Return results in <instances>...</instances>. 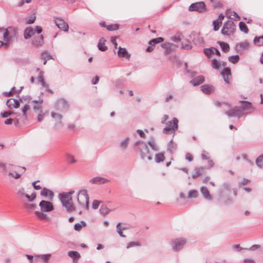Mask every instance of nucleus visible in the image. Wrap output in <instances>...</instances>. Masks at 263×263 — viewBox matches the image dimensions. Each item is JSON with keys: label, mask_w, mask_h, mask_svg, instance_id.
<instances>
[{"label": "nucleus", "mask_w": 263, "mask_h": 263, "mask_svg": "<svg viewBox=\"0 0 263 263\" xmlns=\"http://www.w3.org/2000/svg\"><path fill=\"white\" fill-rule=\"evenodd\" d=\"M39 206L41 211H35L34 212L35 216L41 220L48 221L49 218L45 213L50 212L53 210L54 207L52 203L49 201L43 200L40 202Z\"/></svg>", "instance_id": "nucleus-1"}, {"label": "nucleus", "mask_w": 263, "mask_h": 263, "mask_svg": "<svg viewBox=\"0 0 263 263\" xmlns=\"http://www.w3.org/2000/svg\"><path fill=\"white\" fill-rule=\"evenodd\" d=\"M236 30V25L232 21L225 22L221 30L224 36H231L234 35Z\"/></svg>", "instance_id": "nucleus-2"}, {"label": "nucleus", "mask_w": 263, "mask_h": 263, "mask_svg": "<svg viewBox=\"0 0 263 263\" xmlns=\"http://www.w3.org/2000/svg\"><path fill=\"white\" fill-rule=\"evenodd\" d=\"M59 197L63 206L66 208L68 212L74 210L71 196H69V194H60Z\"/></svg>", "instance_id": "nucleus-3"}, {"label": "nucleus", "mask_w": 263, "mask_h": 263, "mask_svg": "<svg viewBox=\"0 0 263 263\" xmlns=\"http://www.w3.org/2000/svg\"><path fill=\"white\" fill-rule=\"evenodd\" d=\"M78 202L81 208L88 209L89 197L86 190L80 191L78 195Z\"/></svg>", "instance_id": "nucleus-4"}, {"label": "nucleus", "mask_w": 263, "mask_h": 263, "mask_svg": "<svg viewBox=\"0 0 263 263\" xmlns=\"http://www.w3.org/2000/svg\"><path fill=\"white\" fill-rule=\"evenodd\" d=\"M136 144L138 146L141 158L143 159L147 158L148 160H151L152 157L149 155V149L146 143L141 141H138L136 142Z\"/></svg>", "instance_id": "nucleus-5"}, {"label": "nucleus", "mask_w": 263, "mask_h": 263, "mask_svg": "<svg viewBox=\"0 0 263 263\" xmlns=\"http://www.w3.org/2000/svg\"><path fill=\"white\" fill-rule=\"evenodd\" d=\"M178 119L174 118L172 121L169 122L167 126L163 129V133L165 134L174 133L175 131L178 128Z\"/></svg>", "instance_id": "nucleus-6"}, {"label": "nucleus", "mask_w": 263, "mask_h": 263, "mask_svg": "<svg viewBox=\"0 0 263 263\" xmlns=\"http://www.w3.org/2000/svg\"><path fill=\"white\" fill-rule=\"evenodd\" d=\"M205 9V4L203 2L192 4L189 8V10L190 11H198L199 12H204Z\"/></svg>", "instance_id": "nucleus-7"}, {"label": "nucleus", "mask_w": 263, "mask_h": 263, "mask_svg": "<svg viewBox=\"0 0 263 263\" xmlns=\"http://www.w3.org/2000/svg\"><path fill=\"white\" fill-rule=\"evenodd\" d=\"M226 114L229 117H237L240 118L242 115V110L241 108L235 106L226 111Z\"/></svg>", "instance_id": "nucleus-8"}, {"label": "nucleus", "mask_w": 263, "mask_h": 263, "mask_svg": "<svg viewBox=\"0 0 263 263\" xmlns=\"http://www.w3.org/2000/svg\"><path fill=\"white\" fill-rule=\"evenodd\" d=\"M186 240L184 238H177L172 241V246L175 251L181 249L185 245Z\"/></svg>", "instance_id": "nucleus-9"}, {"label": "nucleus", "mask_w": 263, "mask_h": 263, "mask_svg": "<svg viewBox=\"0 0 263 263\" xmlns=\"http://www.w3.org/2000/svg\"><path fill=\"white\" fill-rule=\"evenodd\" d=\"M54 22L58 28L61 30L65 32H67L68 31V25L62 18L57 17L55 19Z\"/></svg>", "instance_id": "nucleus-10"}, {"label": "nucleus", "mask_w": 263, "mask_h": 263, "mask_svg": "<svg viewBox=\"0 0 263 263\" xmlns=\"http://www.w3.org/2000/svg\"><path fill=\"white\" fill-rule=\"evenodd\" d=\"M69 104L68 102L63 98L58 100L56 104V108L61 111L66 110Z\"/></svg>", "instance_id": "nucleus-11"}, {"label": "nucleus", "mask_w": 263, "mask_h": 263, "mask_svg": "<svg viewBox=\"0 0 263 263\" xmlns=\"http://www.w3.org/2000/svg\"><path fill=\"white\" fill-rule=\"evenodd\" d=\"M40 194L41 196L44 197V198L49 200H52L54 196L53 192L52 191L46 187H44L43 189H42V191H41Z\"/></svg>", "instance_id": "nucleus-12"}, {"label": "nucleus", "mask_w": 263, "mask_h": 263, "mask_svg": "<svg viewBox=\"0 0 263 263\" xmlns=\"http://www.w3.org/2000/svg\"><path fill=\"white\" fill-rule=\"evenodd\" d=\"M221 74L226 83L229 84L231 78V70L229 68H224L221 71Z\"/></svg>", "instance_id": "nucleus-13"}, {"label": "nucleus", "mask_w": 263, "mask_h": 263, "mask_svg": "<svg viewBox=\"0 0 263 263\" xmlns=\"http://www.w3.org/2000/svg\"><path fill=\"white\" fill-rule=\"evenodd\" d=\"M109 181V180L107 179L100 176L94 177L90 180L91 183L96 184H104L108 182Z\"/></svg>", "instance_id": "nucleus-14"}, {"label": "nucleus", "mask_w": 263, "mask_h": 263, "mask_svg": "<svg viewBox=\"0 0 263 263\" xmlns=\"http://www.w3.org/2000/svg\"><path fill=\"white\" fill-rule=\"evenodd\" d=\"M6 105L9 108H18L20 106L19 101L14 99H9L6 102Z\"/></svg>", "instance_id": "nucleus-15"}, {"label": "nucleus", "mask_w": 263, "mask_h": 263, "mask_svg": "<svg viewBox=\"0 0 263 263\" xmlns=\"http://www.w3.org/2000/svg\"><path fill=\"white\" fill-rule=\"evenodd\" d=\"M201 90L204 93L209 95L214 92L215 88L212 85L204 84L201 86Z\"/></svg>", "instance_id": "nucleus-16"}, {"label": "nucleus", "mask_w": 263, "mask_h": 263, "mask_svg": "<svg viewBox=\"0 0 263 263\" xmlns=\"http://www.w3.org/2000/svg\"><path fill=\"white\" fill-rule=\"evenodd\" d=\"M51 255L50 254H43V255H35L34 260L41 259L43 263H48Z\"/></svg>", "instance_id": "nucleus-17"}, {"label": "nucleus", "mask_w": 263, "mask_h": 263, "mask_svg": "<svg viewBox=\"0 0 263 263\" xmlns=\"http://www.w3.org/2000/svg\"><path fill=\"white\" fill-rule=\"evenodd\" d=\"M0 31H5L7 32L8 34H10L13 38L17 34V29L15 27H8L6 29H0Z\"/></svg>", "instance_id": "nucleus-18"}, {"label": "nucleus", "mask_w": 263, "mask_h": 263, "mask_svg": "<svg viewBox=\"0 0 263 263\" xmlns=\"http://www.w3.org/2000/svg\"><path fill=\"white\" fill-rule=\"evenodd\" d=\"M68 255L73 259V263H78V260L81 257V255L77 251H70L68 252Z\"/></svg>", "instance_id": "nucleus-19"}, {"label": "nucleus", "mask_w": 263, "mask_h": 263, "mask_svg": "<svg viewBox=\"0 0 263 263\" xmlns=\"http://www.w3.org/2000/svg\"><path fill=\"white\" fill-rule=\"evenodd\" d=\"M204 77L202 76H199L193 79L191 81V83L194 86H197L202 83L204 82Z\"/></svg>", "instance_id": "nucleus-20"}, {"label": "nucleus", "mask_w": 263, "mask_h": 263, "mask_svg": "<svg viewBox=\"0 0 263 263\" xmlns=\"http://www.w3.org/2000/svg\"><path fill=\"white\" fill-rule=\"evenodd\" d=\"M118 54L119 57L125 58L126 59H129L130 54H128L126 49L124 48H121L119 47V50L118 51Z\"/></svg>", "instance_id": "nucleus-21"}, {"label": "nucleus", "mask_w": 263, "mask_h": 263, "mask_svg": "<svg viewBox=\"0 0 263 263\" xmlns=\"http://www.w3.org/2000/svg\"><path fill=\"white\" fill-rule=\"evenodd\" d=\"M37 71L39 72V75L38 77V82L40 83L42 86L43 87H46L48 88V85L46 84V83L44 81V78H43V73L44 72L43 71L40 70V68H37Z\"/></svg>", "instance_id": "nucleus-22"}, {"label": "nucleus", "mask_w": 263, "mask_h": 263, "mask_svg": "<svg viewBox=\"0 0 263 263\" xmlns=\"http://www.w3.org/2000/svg\"><path fill=\"white\" fill-rule=\"evenodd\" d=\"M200 191L204 198L209 200H211L212 199V198L207 187L204 186L201 187L200 189Z\"/></svg>", "instance_id": "nucleus-23"}, {"label": "nucleus", "mask_w": 263, "mask_h": 263, "mask_svg": "<svg viewBox=\"0 0 263 263\" xmlns=\"http://www.w3.org/2000/svg\"><path fill=\"white\" fill-rule=\"evenodd\" d=\"M34 33V31L31 27L27 28L24 31V37L26 39H30Z\"/></svg>", "instance_id": "nucleus-24"}, {"label": "nucleus", "mask_w": 263, "mask_h": 263, "mask_svg": "<svg viewBox=\"0 0 263 263\" xmlns=\"http://www.w3.org/2000/svg\"><path fill=\"white\" fill-rule=\"evenodd\" d=\"M3 32V40L4 42L7 43V45L8 46L9 43L11 42V41L13 40V37H12L11 35L10 36V34H8L7 32H6L5 31H1Z\"/></svg>", "instance_id": "nucleus-25"}, {"label": "nucleus", "mask_w": 263, "mask_h": 263, "mask_svg": "<svg viewBox=\"0 0 263 263\" xmlns=\"http://www.w3.org/2000/svg\"><path fill=\"white\" fill-rule=\"evenodd\" d=\"M105 41L106 40L104 38H101L100 39L98 44L99 49L102 51H104L107 49V46L105 45Z\"/></svg>", "instance_id": "nucleus-26"}, {"label": "nucleus", "mask_w": 263, "mask_h": 263, "mask_svg": "<svg viewBox=\"0 0 263 263\" xmlns=\"http://www.w3.org/2000/svg\"><path fill=\"white\" fill-rule=\"evenodd\" d=\"M204 171V168L202 167H197L195 169V173L192 175L194 179H196L198 177L201 176Z\"/></svg>", "instance_id": "nucleus-27"}, {"label": "nucleus", "mask_w": 263, "mask_h": 263, "mask_svg": "<svg viewBox=\"0 0 263 263\" xmlns=\"http://www.w3.org/2000/svg\"><path fill=\"white\" fill-rule=\"evenodd\" d=\"M241 103H243L244 104L243 107H242V111L243 110H251L250 112H251L253 110V107L252 106V104L248 101H240Z\"/></svg>", "instance_id": "nucleus-28"}, {"label": "nucleus", "mask_w": 263, "mask_h": 263, "mask_svg": "<svg viewBox=\"0 0 263 263\" xmlns=\"http://www.w3.org/2000/svg\"><path fill=\"white\" fill-rule=\"evenodd\" d=\"M177 148V145L171 140L167 144V151L173 153Z\"/></svg>", "instance_id": "nucleus-29"}, {"label": "nucleus", "mask_w": 263, "mask_h": 263, "mask_svg": "<svg viewBox=\"0 0 263 263\" xmlns=\"http://www.w3.org/2000/svg\"><path fill=\"white\" fill-rule=\"evenodd\" d=\"M218 43L223 52H227L229 50L230 46L228 43L223 42H219Z\"/></svg>", "instance_id": "nucleus-30"}, {"label": "nucleus", "mask_w": 263, "mask_h": 263, "mask_svg": "<svg viewBox=\"0 0 263 263\" xmlns=\"http://www.w3.org/2000/svg\"><path fill=\"white\" fill-rule=\"evenodd\" d=\"M155 159V161L157 163L163 162L165 159L163 153H160L156 154Z\"/></svg>", "instance_id": "nucleus-31"}, {"label": "nucleus", "mask_w": 263, "mask_h": 263, "mask_svg": "<svg viewBox=\"0 0 263 263\" xmlns=\"http://www.w3.org/2000/svg\"><path fill=\"white\" fill-rule=\"evenodd\" d=\"M254 42L255 44L257 46H262L263 45V35L261 36H256L254 39Z\"/></svg>", "instance_id": "nucleus-32"}, {"label": "nucleus", "mask_w": 263, "mask_h": 263, "mask_svg": "<svg viewBox=\"0 0 263 263\" xmlns=\"http://www.w3.org/2000/svg\"><path fill=\"white\" fill-rule=\"evenodd\" d=\"M214 47H211L209 48L204 49V53L208 57L210 58L213 54H214Z\"/></svg>", "instance_id": "nucleus-33"}, {"label": "nucleus", "mask_w": 263, "mask_h": 263, "mask_svg": "<svg viewBox=\"0 0 263 263\" xmlns=\"http://www.w3.org/2000/svg\"><path fill=\"white\" fill-rule=\"evenodd\" d=\"M42 59L44 60L43 64L45 65L47 61L51 59L52 57L47 52H44L42 54Z\"/></svg>", "instance_id": "nucleus-34"}, {"label": "nucleus", "mask_w": 263, "mask_h": 263, "mask_svg": "<svg viewBox=\"0 0 263 263\" xmlns=\"http://www.w3.org/2000/svg\"><path fill=\"white\" fill-rule=\"evenodd\" d=\"M239 27L240 30L245 33H247L249 32V29L246 24L242 22H240L239 23Z\"/></svg>", "instance_id": "nucleus-35"}, {"label": "nucleus", "mask_w": 263, "mask_h": 263, "mask_svg": "<svg viewBox=\"0 0 263 263\" xmlns=\"http://www.w3.org/2000/svg\"><path fill=\"white\" fill-rule=\"evenodd\" d=\"M109 212V209L105 205H102L100 209V212L101 215L105 216Z\"/></svg>", "instance_id": "nucleus-36"}, {"label": "nucleus", "mask_w": 263, "mask_h": 263, "mask_svg": "<svg viewBox=\"0 0 263 263\" xmlns=\"http://www.w3.org/2000/svg\"><path fill=\"white\" fill-rule=\"evenodd\" d=\"M239 60V57L238 55H232L229 57V61L233 64L237 63Z\"/></svg>", "instance_id": "nucleus-37"}, {"label": "nucleus", "mask_w": 263, "mask_h": 263, "mask_svg": "<svg viewBox=\"0 0 263 263\" xmlns=\"http://www.w3.org/2000/svg\"><path fill=\"white\" fill-rule=\"evenodd\" d=\"M220 65L221 63L216 59H213L212 61V66L214 69H219L220 68Z\"/></svg>", "instance_id": "nucleus-38"}, {"label": "nucleus", "mask_w": 263, "mask_h": 263, "mask_svg": "<svg viewBox=\"0 0 263 263\" xmlns=\"http://www.w3.org/2000/svg\"><path fill=\"white\" fill-rule=\"evenodd\" d=\"M164 41V39L161 37H159L156 39H154L151 40L149 42V45H152V43H153V45H155L156 44L161 43Z\"/></svg>", "instance_id": "nucleus-39"}, {"label": "nucleus", "mask_w": 263, "mask_h": 263, "mask_svg": "<svg viewBox=\"0 0 263 263\" xmlns=\"http://www.w3.org/2000/svg\"><path fill=\"white\" fill-rule=\"evenodd\" d=\"M149 145L151 147V148L154 150V151H158V146H157L156 143H155V141H154V139H151L148 142Z\"/></svg>", "instance_id": "nucleus-40"}, {"label": "nucleus", "mask_w": 263, "mask_h": 263, "mask_svg": "<svg viewBox=\"0 0 263 263\" xmlns=\"http://www.w3.org/2000/svg\"><path fill=\"white\" fill-rule=\"evenodd\" d=\"M129 140V138H125L123 141L121 142L120 144V147L123 149L126 148L128 144Z\"/></svg>", "instance_id": "nucleus-41"}, {"label": "nucleus", "mask_w": 263, "mask_h": 263, "mask_svg": "<svg viewBox=\"0 0 263 263\" xmlns=\"http://www.w3.org/2000/svg\"><path fill=\"white\" fill-rule=\"evenodd\" d=\"M12 166V165L10 164L2 163V165L1 167H2L3 172L5 173L8 172V170H10V167Z\"/></svg>", "instance_id": "nucleus-42"}, {"label": "nucleus", "mask_w": 263, "mask_h": 263, "mask_svg": "<svg viewBox=\"0 0 263 263\" xmlns=\"http://www.w3.org/2000/svg\"><path fill=\"white\" fill-rule=\"evenodd\" d=\"M221 24H220V22H219L218 20H214L213 22V26H214V30L215 31L218 30Z\"/></svg>", "instance_id": "nucleus-43"}, {"label": "nucleus", "mask_w": 263, "mask_h": 263, "mask_svg": "<svg viewBox=\"0 0 263 263\" xmlns=\"http://www.w3.org/2000/svg\"><path fill=\"white\" fill-rule=\"evenodd\" d=\"M106 28L109 31L117 30L119 29V26L117 24H111L107 25Z\"/></svg>", "instance_id": "nucleus-44"}, {"label": "nucleus", "mask_w": 263, "mask_h": 263, "mask_svg": "<svg viewBox=\"0 0 263 263\" xmlns=\"http://www.w3.org/2000/svg\"><path fill=\"white\" fill-rule=\"evenodd\" d=\"M9 177H11L12 178H14L15 179H18L21 177V175L16 173V172L14 173H12L10 171L8 173V174Z\"/></svg>", "instance_id": "nucleus-45"}, {"label": "nucleus", "mask_w": 263, "mask_h": 263, "mask_svg": "<svg viewBox=\"0 0 263 263\" xmlns=\"http://www.w3.org/2000/svg\"><path fill=\"white\" fill-rule=\"evenodd\" d=\"M82 224L83 226H85L86 225L84 221H82L81 223H76L74 227V230L78 231H80L82 228Z\"/></svg>", "instance_id": "nucleus-46"}, {"label": "nucleus", "mask_w": 263, "mask_h": 263, "mask_svg": "<svg viewBox=\"0 0 263 263\" xmlns=\"http://www.w3.org/2000/svg\"><path fill=\"white\" fill-rule=\"evenodd\" d=\"M256 163L258 166H259V167L262 166H263V156H259L256 160Z\"/></svg>", "instance_id": "nucleus-47"}, {"label": "nucleus", "mask_w": 263, "mask_h": 263, "mask_svg": "<svg viewBox=\"0 0 263 263\" xmlns=\"http://www.w3.org/2000/svg\"><path fill=\"white\" fill-rule=\"evenodd\" d=\"M67 160L70 163L73 164L76 162V160H75L74 156L70 154H67Z\"/></svg>", "instance_id": "nucleus-48"}, {"label": "nucleus", "mask_w": 263, "mask_h": 263, "mask_svg": "<svg viewBox=\"0 0 263 263\" xmlns=\"http://www.w3.org/2000/svg\"><path fill=\"white\" fill-rule=\"evenodd\" d=\"M197 195H198L197 191L196 190H194L190 191V192H189V194H188V196L190 198H192V197L195 198L197 196Z\"/></svg>", "instance_id": "nucleus-49"}, {"label": "nucleus", "mask_w": 263, "mask_h": 263, "mask_svg": "<svg viewBox=\"0 0 263 263\" xmlns=\"http://www.w3.org/2000/svg\"><path fill=\"white\" fill-rule=\"evenodd\" d=\"M51 116L53 118L59 121H61L62 118V116L61 115L55 112H52Z\"/></svg>", "instance_id": "nucleus-50"}, {"label": "nucleus", "mask_w": 263, "mask_h": 263, "mask_svg": "<svg viewBox=\"0 0 263 263\" xmlns=\"http://www.w3.org/2000/svg\"><path fill=\"white\" fill-rule=\"evenodd\" d=\"M140 246V243L138 242H134V241H131V242H129L127 245V247H126V248L127 249H129L131 247H133L134 246Z\"/></svg>", "instance_id": "nucleus-51"}, {"label": "nucleus", "mask_w": 263, "mask_h": 263, "mask_svg": "<svg viewBox=\"0 0 263 263\" xmlns=\"http://www.w3.org/2000/svg\"><path fill=\"white\" fill-rule=\"evenodd\" d=\"M238 46L242 49H247L249 46V44L247 42H241L238 44Z\"/></svg>", "instance_id": "nucleus-52"}, {"label": "nucleus", "mask_w": 263, "mask_h": 263, "mask_svg": "<svg viewBox=\"0 0 263 263\" xmlns=\"http://www.w3.org/2000/svg\"><path fill=\"white\" fill-rule=\"evenodd\" d=\"M25 207L28 210H33L36 208V205L33 203H25Z\"/></svg>", "instance_id": "nucleus-53"}, {"label": "nucleus", "mask_w": 263, "mask_h": 263, "mask_svg": "<svg viewBox=\"0 0 263 263\" xmlns=\"http://www.w3.org/2000/svg\"><path fill=\"white\" fill-rule=\"evenodd\" d=\"M13 114L12 111H4L1 112V115L2 118H7Z\"/></svg>", "instance_id": "nucleus-54"}, {"label": "nucleus", "mask_w": 263, "mask_h": 263, "mask_svg": "<svg viewBox=\"0 0 263 263\" xmlns=\"http://www.w3.org/2000/svg\"><path fill=\"white\" fill-rule=\"evenodd\" d=\"M117 232L119 233V234L120 235L121 237H125V236L123 234V233L122 232V229L120 227V223H118L117 226Z\"/></svg>", "instance_id": "nucleus-55"}, {"label": "nucleus", "mask_w": 263, "mask_h": 263, "mask_svg": "<svg viewBox=\"0 0 263 263\" xmlns=\"http://www.w3.org/2000/svg\"><path fill=\"white\" fill-rule=\"evenodd\" d=\"M100 201L97 200H95L92 204V207L94 209H97L98 208L99 204H100Z\"/></svg>", "instance_id": "nucleus-56"}, {"label": "nucleus", "mask_w": 263, "mask_h": 263, "mask_svg": "<svg viewBox=\"0 0 263 263\" xmlns=\"http://www.w3.org/2000/svg\"><path fill=\"white\" fill-rule=\"evenodd\" d=\"M39 181H35L32 182V186L34 189L36 190H39L42 189V187L40 185H37L36 183L39 182Z\"/></svg>", "instance_id": "nucleus-57"}, {"label": "nucleus", "mask_w": 263, "mask_h": 263, "mask_svg": "<svg viewBox=\"0 0 263 263\" xmlns=\"http://www.w3.org/2000/svg\"><path fill=\"white\" fill-rule=\"evenodd\" d=\"M29 109V106L26 104L22 109L23 116L26 117V111Z\"/></svg>", "instance_id": "nucleus-58"}, {"label": "nucleus", "mask_w": 263, "mask_h": 263, "mask_svg": "<svg viewBox=\"0 0 263 263\" xmlns=\"http://www.w3.org/2000/svg\"><path fill=\"white\" fill-rule=\"evenodd\" d=\"M116 39L117 37L116 36H112L110 39L111 42L114 45L115 48H117V43L116 42Z\"/></svg>", "instance_id": "nucleus-59"}, {"label": "nucleus", "mask_w": 263, "mask_h": 263, "mask_svg": "<svg viewBox=\"0 0 263 263\" xmlns=\"http://www.w3.org/2000/svg\"><path fill=\"white\" fill-rule=\"evenodd\" d=\"M185 159L191 162L193 160V158L191 154L187 153L185 155Z\"/></svg>", "instance_id": "nucleus-60"}, {"label": "nucleus", "mask_w": 263, "mask_h": 263, "mask_svg": "<svg viewBox=\"0 0 263 263\" xmlns=\"http://www.w3.org/2000/svg\"><path fill=\"white\" fill-rule=\"evenodd\" d=\"M26 257L30 260L31 263H33L34 261H36V260H34V256L27 254Z\"/></svg>", "instance_id": "nucleus-61"}, {"label": "nucleus", "mask_w": 263, "mask_h": 263, "mask_svg": "<svg viewBox=\"0 0 263 263\" xmlns=\"http://www.w3.org/2000/svg\"><path fill=\"white\" fill-rule=\"evenodd\" d=\"M17 194L25 196L26 194L25 193V190L24 188L22 187L19 189L17 191Z\"/></svg>", "instance_id": "nucleus-62"}, {"label": "nucleus", "mask_w": 263, "mask_h": 263, "mask_svg": "<svg viewBox=\"0 0 263 263\" xmlns=\"http://www.w3.org/2000/svg\"><path fill=\"white\" fill-rule=\"evenodd\" d=\"M37 33L40 34L42 31V29L40 26H36L35 27V30H34Z\"/></svg>", "instance_id": "nucleus-63"}, {"label": "nucleus", "mask_w": 263, "mask_h": 263, "mask_svg": "<svg viewBox=\"0 0 263 263\" xmlns=\"http://www.w3.org/2000/svg\"><path fill=\"white\" fill-rule=\"evenodd\" d=\"M205 154H206V152L205 151H203L202 154H201V157L202 159L208 160L210 158L207 157Z\"/></svg>", "instance_id": "nucleus-64"}]
</instances>
